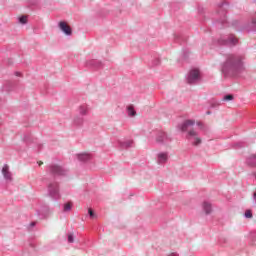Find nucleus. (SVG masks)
Returning a JSON list of instances; mask_svg holds the SVG:
<instances>
[{
    "label": "nucleus",
    "instance_id": "0eeeda50",
    "mask_svg": "<svg viewBox=\"0 0 256 256\" xmlns=\"http://www.w3.org/2000/svg\"><path fill=\"white\" fill-rule=\"evenodd\" d=\"M203 210L205 211L206 215H209L211 211H213L211 204L207 202L203 203Z\"/></svg>",
    "mask_w": 256,
    "mask_h": 256
},
{
    "label": "nucleus",
    "instance_id": "9b49d317",
    "mask_svg": "<svg viewBox=\"0 0 256 256\" xmlns=\"http://www.w3.org/2000/svg\"><path fill=\"white\" fill-rule=\"evenodd\" d=\"M78 159L80 161H87V160L91 159V156L89 154H81L78 156Z\"/></svg>",
    "mask_w": 256,
    "mask_h": 256
},
{
    "label": "nucleus",
    "instance_id": "4468645a",
    "mask_svg": "<svg viewBox=\"0 0 256 256\" xmlns=\"http://www.w3.org/2000/svg\"><path fill=\"white\" fill-rule=\"evenodd\" d=\"M73 207V203L68 202L64 205V211H69Z\"/></svg>",
    "mask_w": 256,
    "mask_h": 256
},
{
    "label": "nucleus",
    "instance_id": "1a4fd4ad",
    "mask_svg": "<svg viewBox=\"0 0 256 256\" xmlns=\"http://www.w3.org/2000/svg\"><path fill=\"white\" fill-rule=\"evenodd\" d=\"M52 173H56L57 175H63V169L61 166H52Z\"/></svg>",
    "mask_w": 256,
    "mask_h": 256
},
{
    "label": "nucleus",
    "instance_id": "412c9836",
    "mask_svg": "<svg viewBox=\"0 0 256 256\" xmlns=\"http://www.w3.org/2000/svg\"><path fill=\"white\" fill-rule=\"evenodd\" d=\"M39 165H43V162H39Z\"/></svg>",
    "mask_w": 256,
    "mask_h": 256
},
{
    "label": "nucleus",
    "instance_id": "39448f33",
    "mask_svg": "<svg viewBox=\"0 0 256 256\" xmlns=\"http://www.w3.org/2000/svg\"><path fill=\"white\" fill-rule=\"evenodd\" d=\"M51 195H59V186L57 184H51L49 186Z\"/></svg>",
    "mask_w": 256,
    "mask_h": 256
},
{
    "label": "nucleus",
    "instance_id": "f257e3e1",
    "mask_svg": "<svg viewBox=\"0 0 256 256\" xmlns=\"http://www.w3.org/2000/svg\"><path fill=\"white\" fill-rule=\"evenodd\" d=\"M200 73L198 69L191 70L188 76V83H195L199 81Z\"/></svg>",
    "mask_w": 256,
    "mask_h": 256
},
{
    "label": "nucleus",
    "instance_id": "f8f14e48",
    "mask_svg": "<svg viewBox=\"0 0 256 256\" xmlns=\"http://www.w3.org/2000/svg\"><path fill=\"white\" fill-rule=\"evenodd\" d=\"M135 109H133V106H129L128 107V115L130 116V117H135Z\"/></svg>",
    "mask_w": 256,
    "mask_h": 256
},
{
    "label": "nucleus",
    "instance_id": "6ab92c4d",
    "mask_svg": "<svg viewBox=\"0 0 256 256\" xmlns=\"http://www.w3.org/2000/svg\"><path fill=\"white\" fill-rule=\"evenodd\" d=\"M224 101H233V95H226L224 96Z\"/></svg>",
    "mask_w": 256,
    "mask_h": 256
},
{
    "label": "nucleus",
    "instance_id": "4be33fe9",
    "mask_svg": "<svg viewBox=\"0 0 256 256\" xmlns=\"http://www.w3.org/2000/svg\"><path fill=\"white\" fill-rule=\"evenodd\" d=\"M2 124V122L0 121V125Z\"/></svg>",
    "mask_w": 256,
    "mask_h": 256
},
{
    "label": "nucleus",
    "instance_id": "f3484780",
    "mask_svg": "<svg viewBox=\"0 0 256 256\" xmlns=\"http://www.w3.org/2000/svg\"><path fill=\"white\" fill-rule=\"evenodd\" d=\"M237 38L235 36H231L230 37V43H232V45H237Z\"/></svg>",
    "mask_w": 256,
    "mask_h": 256
},
{
    "label": "nucleus",
    "instance_id": "aec40b11",
    "mask_svg": "<svg viewBox=\"0 0 256 256\" xmlns=\"http://www.w3.org/2000/svg\"><path fill=\"white\" fill-rule=\"evenodd\" d=\"M75 240H74V238H73V234H69L68 235V242L69 243H73Z\"/></svg>",
    "mask_w": 256,
    "mask_h": 256
},
{
    "label": "nucleus",
    "instance_id": "7ed1b4c3",
    "mask_svg": "<svg viewBox=\"0 0 256 256\" xmlns=\"http://www.w3.org/2000/svg\"><path fill=\"white\" fill-rule=\"evenodd\" d=\"M59 27H60L61 31H63V33H65L66 35H71V33H72L71 27L69 25H67V23L60 22Z\"/></svg>",
    "mask_w": 256,
    "mask_h": 256
},
{
    "label": "nucleus",
    "instance_id": "dca6fc26",
    "mask_svg": "<svg viewBox=\"0 0 256 256\" xmlns=\"http://www.w3.org/2000/svg\"><path fill=\"white\" fill-rule=\"evenodd\" d=\"M19 22L22 23V25H25L27 23V18L26 16H21L19 18Z\"/></svg>",
    "mask_w": 256,
    "mask_h": 256
},
{
    "label": "nucleus",
    "instance_id": "20e7f679",
    "mask_svg": "<svg viewBox=\"0 0 256 256\" xmlns=\"http://www.w3.org/2000/svg\"><path fill=\"white\" fill-rule=\"evenodd\" d=\"M226 64L227 65H241V60L239 58H236L235 56L231 55L228 57Z\"/></svg>",
    "mask_w": 256,
    "mask_h": 256
},
{
    "label": "nucleus",
    "instance_id": "ddd939ff",
    "mask_svg": "<svg viewBox=\"0 0 256 256\" xmlns=\"http://www.w3.org/2000/svg\"><path fill=\"white\" fill-rule=\"evenodd\" d=\"M158 143H163L165 141V133H161L160 136L156 139Z\"/></svg>",
    "mask_w": 256,
    "mask_h": 256
},
{
    "label": "nucleus",
    "instance_id": "2eb2a0df",
    "mask_svg": "<svg viewBox=\"0 0 256 256\" xmlns=\"http://www.w3.org/2000/svg\"><path fill=\"white\" fill-rule=\"evenodd\" d=\"M245 217L247 219H251L253 217V213L251 212V210H246Z\"/></svg>",
    "mask_w": 256,
    "mask_h": 256
},
{
    "label": "nucleus",
    "instance_id": "6e6552de",
    "mask_svg": "<svg viewBox=\"0 0 256 256\" xmlns=\"http://www.w3.org/2000/svg\"><path fill=\"white\" fill-rule=\"evenodd\" d=\"M195 125V121L188 120L182 125V131H186L188 127Z\"/></svg>",
    "mask_w": 256,
    "mask_h": 256
},
{
    "label": "nucleus",
    "instance_id": "9d476101",
    "mask_svg": "<svg viewBox=\"0 0 256 256\" xmlns=\"http://www.w3.org/2000/svg\"><path fill=\"white\" fill-rule=\"evenodd\" d=\"M158 161H159V163H165V161H167V154L160 153L158 155Z\"/></svg>",
    "mask_w": 256,
    "mask_h": 256
},
{
    "label": "nucleus",
    "instance_id": "a211bd4d",
    "mask_svg": "<svg viewBox=\"0 0 256 256\" xmlns=\"http://www.w3.org/2000/svg\"><path fill=\"white\" fill-rule=\"evenodd\" d=\"M88 213L92 219H95V217H97V215H95V212H93V209L91 208L88 210Z\"/></svg>",
    "mask_w": 256,
    "mask_h": 256
},
{
    "label": "nucleus",
    "instance_id": "423d86ee",
    "mask_svg": "<svg viewBox=\"0 0 256 256\" xmlns=\"http://www.w3.org/2000/svg\"><path fill=\"white\" fill-rule=\"evenodd\" d=\"M2 175H4L5 179H11V172H9V166L8 165L3 166Z\"/></svg>",
    "mask_w": 256,
    "mask_h": 256
},
{
    "label": "nucleus",
    "instance_id": "f03ea898",
    "mask_svg": "<svg viewBox=\"0 0 256 256\" xmlns=\"http://www.w3.org/2000/svg\"><path fill=\"white\" fill-rule=\"evenodd\" d=\"M188 135L193 139V145H201V138L197 136V132L191 130L188 132Z\"/></svg>",
    "mask_w": 256,
    "mask_h": 256
}]
</instances>
